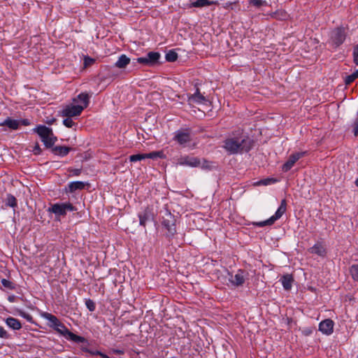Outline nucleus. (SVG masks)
<instances>
[{
	"mask_svg": "<svg viewBox=\"0 0 358 358\" xmlns=\"http://www.w3.org/2000/svg\"><path fill=\"white\" fill-rule=\"evenodd\" d=\"M252 146V141L248 136L239 133L226 138L224 141L223 148L230 154H236L241 152H248Z\"/></svg>",
	"mask_w": 358,
	"mask_h": 358,
	"instance_id": "1",
	"label": "nucleus"
},
{
	"mask_svg": "<svg viewBox=\"0 0 358 358\" xmlns=\"http://www.w3.org/2000/svg\"><path fill=\"white\" fill-rule=\"evenodd\" d=\"M34 131L38 134L47 148L52 149L57 138L54 136L51 128L44 125L36 127Z\"/></svg>",
	"mask_w": 358,
	"mask_h": 358,
	"instance_id": "2",
	"label": "nucleus"
},
{
	"mask_svg": "<svg viewBox=\"0 0 358 358\" xmlns=\"http://www.w3.org/2000/svg\"><path fill=\"white\" fill-rule=\"evenodd\" d=\"M162 224L167 230L166 237L169 238L173 237L176 234V218L168 210L162 217Z\"/></svg>",
	"mask_w": 358,
	"mask_h": 358,
	"instance_id": "3",
	"label": "nucleus"
},
{
	"mask_svg": "<svg viewBox=\"0 0 358 358\" xmlns=\"http://www.w3.org/2000/svg\"><path fill=\"white\" fill-rule=\"evenodd\" d=\"M287 209V201L285 199H282L281 201L280 205L278 207V210H276L275 213L271 216L269 219L262 221V222H253V225L263 227L264 226H271L274 224V222L280 219L282 215L285 213Z\"/></svg>",
	"mask_w": 358,
	"mask_h": 358,
	"instance_id": "4",
	"label": "nucleus"
},
{
	"mask_svg": "<svg viewBox=\"0 0 358 358\" xmlns=\"http://www.w3.org/2000/svg\"><path fill=\"white\" fill-rule=\"evenodd\" d=\"M345 38V28L342 27H337L331 31L329 43L333 48H337L343 43Z\"/></svg>",
	"mask_w": 358,
	"mask_h": 358,
	"instance_id": "5",
	"label": "nucleus"
},
{
	"mask_svg": "<svg viewBox=\"0 0 358 358\" xmlns=\"http://www.w3.org/2000/svg\"><path fill=\"white\" fill-rule=\"evenodd\" d=\"M76 210V208L69 202L54 203L48 208V211L54 213L57 217H64L68 211L73 212Z\"/></svg>",
	"mask_w": 358,
	"mask_h": 358,
	"instance_id": "6",
	"label": "nucleus"
},
{
	"mask_svg": "<svg viewBox=\"0 0 358 358\" xmlns=\"http://www.w3.org/2000/svg\"><path fill=\"white\" fill-rule=\"evenodd\" d=\"M178 143L185 145L192 141L191 129L189 128L180 129L175 132L173 138Z\"/></svg>",
	"mask_w": 358,
	"mask_h": 358,
	"instance_id": "7",
	"label": "nucleus"
},
{
	"mask_svg": "<svg viewBox=\"0 0 358 358\" xmlns=\"http://www.w3.org/2000/svg\"><path fill=\"white\" fill-rule=\"evenodd\" d=\"M165 155L163 152V151H153L150 153L146 154H136V155H132L129 156V160L132 162H136L138 161H141L142 159H155L157 158H164Z\"/></svg>",
	"mask_w": 358,
	"mask_h": 358,
	"instance_id": "8",
	"label": "nucleus"
},
{
	"mask_svg": "<svg viewBox=\"0 0 358 358\" xmlns=\"http://www.w3.org/2000/svg\"><path fill=\"white\" fill-rule=\"evenodd\" d=\"M84 110V107H81L80 105H67L61 111V115L62 117H73L79 116L83 110Z\"/></svg>",
	"mask_w": 358,
	"mask_h": 358,
	"instance_id": "9",
	"label": "nucleus"
},
{
	"mask_svg": "<svg viewBox=\"0 0 358 358\" xmlns=\"http://www.w3.org/2000/svg\"><path fill=\"white\" fill-rule=\"evenodd\" d=\"M139 224L145 227L148 222L153 221L155 219V214L153 209L150 206H147L143 210L138 213Z\"/></svg>",
	"mask_w": 358,
	"mask_h": 358,
	"instance_id": "10",
	"label": "nucleus"
},
{
	"mask_svg": "<svg viewBox=\"0 0 358 358\" xmlns=\"http://www.w3.org/2000/svg\"><path fill=\"white\" fill-rule=\"evenodd\" d=\"M230 278L229 282L235 287L242 286L245 283V278L248 276V273L243 269L238 270L235 275L229 273Z\"/></svg>",
	"mask_w": 358,
	"mask_h": 358,
	"instance_id": "11",
	"label": "nucleus"
},
{
	"mask_svg": "<svg viewBox=\"0 0 358 358\" xmlns=\"http://www.w3.org/2000/svg\"><path fill=\"white\" fill-rule=\"evenodd\" d=\"M306 152H295L289 155L287 162L282 165V170L284 172H287L289 171L294 164L301 157L305 156Z\"/></svg>",
	"mask_w": 358,
	"mask_h": 358,
	"instance_id": "12",
	"label": "nucleus"
},
{
	"mask_svg": "<svg viewBox=\"0 0 358 358\" xmlns=\"http://www.w3.org/2000/svg\"><path fill=\"white\" fill-rule=\"evenodd\" d=\"M178 164L181 166L197 167L201 164L200 159L195 157L185 156L179 159Z\"/></svg>",
	"mask_w": 358,
	"mask_h": 358,
	"instance_id": "13",
	"label": "nucleus"
},
{
	"mask_svg": "<svg viewBox=\"0 0 358 358\" xmlns=\"http://www.w3.org/2000/svg\"><path fill=\"white\" fill-rule=\"evenodd\" d=\"M57 331L60 333L62 335L66 337L68 339L74 341L76 343H82L84 341L85 338L82 336H78L73 332L70 331L69 329H67L66 327L64 329H60L59 328H57Z\"/></svg>",
	"mask_w": 358,
	"mask_h": 358,
	"instance_id": "14",
	"label": "nucleus"
},
{
	"mask_svg": "<svg viewBox=\"0 0 358 358\" xmlns=\"http://www.w3.org/2000/svg\"><path fill=\"white\" fill-rule=\"evenodd\" d=\"M334 322L330 319L322 321L319 324V330L326 335H330L334 331Z\"/></svg>",
	"mask_w": 358,
	"mask_h": 358,
	"instance_id": "15",
	"label": "nucleus"
},
{
	"mask_svg": "<svg viewBox=\"0 0 358 358\" xmlns=\"http://www.w3.org/2000/svg\"><path fill=\"white\" fill-rule=\"evenodd\" d=\"M206 101V97L200 93V90L198 87L196 89L194 94L188 96V101L190 104L193 103L197 104L204 103Z\"/></svg>",
	"mask_w": 358,
	"mask_h": 358,
	"instance_id": "16",
	"label": "nucleus"
},
{
	"mask_svg": "<svg viewBox=\"0 0 358 358\" xmlns=\"http://www.w3.org/2000/svg\"><path fill=\"white\" fill-rule=\"evenodd\" d=\"M71 150L72 148L68 146L57 145L52 148L51 152L55 155L63 157L66 156Z\"/></svg>",
	"mask_w": 358,
	"mask_h": 358,
	"instance_id": "17",
	"label": "nucleus"
},
{
	"mask_svg": "<svg viewBox=\"0 0 358 358\" xmlns=\"http://www.w3.org/2000/svg\"><path fill=\"white\" fill-rule=\"evenodd\" d=\"M43 317L48 320L50 322L52 323V325L54 327L55 330L57 331V328H59V327H62V328L64 329L66 327L63 323H62L59 320L55 315L48 313H45L43 315Z\"/></svg>",
	"mask_w": 358,
	"mask_h": 358,
	"instance_id": "18",
	"label": "nucleus"
},
{
	"mask_svg": "<svg viewBox=\"0 0 358 358\" xmlns=\"http://www.w3.org/2000/svg\"><path fill=\"white\" fill-rule=\"evenodd\" d=\"M88 185L82 181L71 182L68 185V187L66 188V192L69 193H73L76 190H81L85 189V185Z\"/></svg>",
	"mask_w": 358,
	"mask_h": 358,
	"instance_id": "19",
	"label": "nucleus"
},
{
	"mask_svg": "<svg viewBox=\"0 0 358 358\" xmlns=\"http://www.w3.org/2000/svg\"><path fill=\"white\" fill-rule=\"evenodd\" d=\"M1 126L7 127L12 130H17L20 126V122L17 120L7 117L3 122H1Z\"/></svg>",
	"mask_w": 358,
	"mask_h": 358,
	"instance_id": "20",
	"label": "nucleus"
},
{
	"mask_svg": "<svg viewBox=\"0 0 358 358\" xmlns=\"http://www.w3.org/2000/svg\"><path fill=\"white\" fill-rule=\"evenodd\" d=\"M309 252L312 254L317 255L320 257L326 255V249L321 243H316L309 249Z\"/></svg>",
	"mask_w": 358,
	"mask_h": 358,
	"instance_id": "21",
	"label": "nucleus"
},
{
	"mask_svg": "<svg viewBox=\"0 0 358 358\" xmlns=\"http://www.w3.org/2000/svg\"><path fill=\"white\" fill-rule=\"evenodd\" d=\"M6 324L13 330H19L22 328L21 322L16 318L9 317L5 320Z\"/></svg>",
	"mask_w": 358,
	"mask_h": 358,
	"instance_id": "22",
	"label": "nucleus"
},
{
	"mask_svg": "<svg viewBox=\"0 0 358 358\" xmlns=\"http://www.w3.org/2000/svg\"><path fill=\"white\" fill-rule=\"evenodd\" d=\"M160 57L161 55L158 52H149L145 56L148 63H150V66L157 64L159 62Z\"/></svg>",
	"mask_w": 358,
	"mask_h": 358,
	"instance_id": "23",
	"label": "nucleus"
},
{
	"mask_svg": "<svg viewBox=\"0 0 358 358\" xmlns=\"http://www.w3.org/2000/svg\"><path fill=\"white\" fill-rule=\"evenodd\" d=\"M130 58L126 55H121L115 63V66L119 69H124L130 63Z\"/></svg>",
	"mask_w": 358,
	"mask_h": 358,
	"instance_id": "24",
	"label": "nucleus"
},
{
	"mask_svg": "<svg viewBox=\"0 0 358 358\" xmlns=\"http://www.w3.org/2000/svg\"><path fill=\"white\" fill-rule=\"evenodd\" d=\"M280 280H281L282 285L283 286V288L285 290H289L292 288L294 279L291 275H289V274L284 275L281 278Z\"/></svg>",
	"mask_w": 358,
	"mask_h": 358,
	"instance_id": "25",
	"label": "nucleus"
},
{
	"mask_svg": "<svg viewBox=\"0 0 358 358\" xmlns=\"http://www.w3.org/2000/svg\"><path fill=\"white\" fill-rule=\"evenodd\" d=\"M5 206L10 208H15L17 206L16 198L12 194H8L4 199Z\"/></svg>",
	"mask_w": 358,
	"mask_h": 358,
	"instance_id": "26",
	"label": "nucleus"
},
{
	"mask_svg": "<svg viewBox=\"0 0 358 358\" xmlns=\"http://www.w3.org/2000/svg\"><path fill=\"white\" fill-rule=\"evenodd\" d=\"M271 17L278 20H285L288 17V14L283 10H278L272 13Z\"/></svg>",
	"mask_w": 358,
	"mask_h": 358,
	"instance_id": "27",
	"label": "nucleus"
},
{
	"mask_svg": "<svg viewBox=\"0 0 358 358\" xmlns=\"http://www.w3.org/2000/svg\"><path fill=\"white\" fill-rule=\"evenodd\" d=\"M216 3V2L208 0H197L190 4V7L201 8Z\"/></svg>",
	"mask_w": 358,
	"mask_h": 358,
	"instance_id": "28",
	"label": "nucleus"
},
{
	"mask_svg": "<svg viewBox=\"0 0 358 358\" xmlns=\"http://www.w3.org/2000/svg\"><path fill=\"white\" fill-rule=\"evenodd\" d=\"M1 285L8 290H14L17 287V285L14 281L4 278L1 279Z\"/></svg>",
	"mask_w": 358,
	"mask_h": 358,
	"instance_id": "29",
	"label": "nucleus"
},
{
	"mask_svg": "<svg viewBox=\"0 0 358 358\" xmlns=\"http://www.w3.org/2000/svg\"><path fill=\"white\" fill-rule=\"evenodd\" d=\"M78 100L83 103L81 107L87 108L90 102V96L87 93H81L78 96Z\"/></svg>",
	"mask_w": 358,
	"mask_h": 358,
	"instance_id": "30",
	"label": "nucleus"
},
{
	"mask_svg": "<svg viewBox=\"0 0 358 358\" xmlns=\"http://www.w3.org/2000/svg\"><path fill=\"white\" fill-rule=\"evenodd\" d=\"M358 78V69L350 75L346 76L344 78V83L346 85L352 83Z\"/></svg>",
	"mask_w": 358,
	"mask_h": 358,
	"instance_id": "31",
	"label": "nucleus"
},
{
	"mask_svg": "<svg viewBox=\"0 0 358 358\" xmlns=\"http://www.w3.org/2000/svg\"><path fill=\"white\" fill-rule=\"evenodd\" d=\"M165 58L167 62H173L177 60L178 54L174 50H171L166 54Z\"/></svg>",
	"mask_w": 358,
	"mask_h": 358,
	"instance_id": "32",
	"label": "nucleus"
},
{
	"mask_svg": "<svg viewBox=\"0 0 358 358\" xmlns=\"http://www.w3.org/2000/svg\"><path fill=\"white\" fill-rule=\"evenodd\" d=\"M350 272L353 280L358 281V264L352 265L350 268Z\"/></svg>",
	"mask_w": 358,
	"mask_h": 358,
	"instance_id": "33",
	"label": "nucleus"
},
{
	"mask_svg": "<svg viewBox=\"0 0 358 358\" xmlns=\"http://www.w3.org/2000/svg\"><path fill=\"white\" fill-rule=\"evenodd\" d=\"M85 305L90 311H91V312L94 311V310L96 308V305H95V303L92 299H86Z\"/></svg>",
	"mask_w": 358,
	"mask_h": 358,
	"instance_id": "34",
	"label": "nucleus"
},
{
	"mask_svg": "<svg viewBox=\"0 0 358 358\" xmlns=\"http://www.w3.org/2000/svg\"><path fill=\"white\" fill-rule=\"evenodd\" d=\"M250 3L256 7L267 5V2L263 0H250Z\"/></svg>",
	"mask_w": 358,
	"mask_h": 358,
	"instance_id": "35",
	"label": "nucleus"
},
{
	"mask_svg": "<svg viewBox=\"0 0 358 358\" xmlns=\"http://www.w3.org/2000/svg\"><path fill=\"white\" fill-rule=\"evenodd\" d=\"M63 124L68 128H72L76 123L72 120L71 117H66L63 120Z\"/></svg>",
	"mask_w": 358,
	"mask_h": 358,
	"instance_id": "36",
	"label": "nucleus"
},
{
	"mask_svg": "<svg viewBox=\"0 0 358 358\" xmlns=\"http://www.w3.org/2000/svg\"><path fill=\"white\" fill-rule=\"evenodd\" d=\"M353 62L356 65H358V44L355 45L353 48Z\"/></svg>",
	"mask_w": 358,
	"mask_h": 358,
	"instance_id": "37",
	"label": "nucleus"
},
{
	"mask_svg": "<svg viewBox=\"0 0 358 358\" xmlns=\"http://www.w3.org/2000/svg\"><path fill=\"white\" fill-rule=\"evenodd\" d=\"M20 315L26 319L29 322H34L33 317L24 311L20 310Z\"/></svg>",
	"mask_w": 358,
	"mask_h": 358,
	"instance_id": "38",
	"label": "nucleus"
},
{
	"mask_svg": "<svg viewBox=\"0 0 358 358\" xmlns=\"http://www.w3.org/2000/svg\"><path fill=\"white\" fill-rule=\"evenodd\" d=\"M352 127L353 129V133L355 136H358V116L357 115L355 120L352 124Z\"/></svg>",
	"mask_w": 358,
	"mask_h": 358,
	"instance_id": "39",
	"label": "nucleus"
},
{
	"mask_svg": "<svg viewBox=\"0 0 358 358\" xmlns=\"http://www.w3.org/2000/svg\"><path fill=\"white\" fill-rule=\"evenodd\" d=\"M69 172L71 173L73 176H78L80 175L82 170L80 169H69Z\"/></svg>",
	"mask_w": 358,
	"mask_h": 358,
	"instance_id": "40",
	"label": "nucleus"
},
{
	"mask_svg": "<svg viewBox=\"0 0 358 358\" xmlns=\"http://www.w3.org/2000/svg\"><path fill=\"white\" fill-rule=\"evenodd\" d=\"M136 61L139 64H142L143 65L149 66H150V63H148V59H147V58L145 57H138L136 59Z\"/></svg>",
	"mask_w": 358,
	"mask_h": 358,
	"instance_id": "41",
	"label": "nucleus"
},
{
	"mask_svg": "<svg viewBox=\"0 0 358 358\" xmlns=\"http://www.w3.org/2000/svg\"><path fill=\"white\" fill-rule=\"evenodd\" d=\"M94 59L90 57H85L84 59V65L85 66H88L94 64Z\"/></svg>",
	"mask_w": 358,
	"mask_h": 358,
	"instance_id": "42",
	"label": "nucleus"
},
{
	"mask_svg": "<svg viewBox=\"0 0 358 358\" xmlns=\"http://www.w3.org/2000/svg\"><path fill=\"white\" fill-rule=\"evenodd\" d=\"M33 152H34L35 155H40L41 153L42 150L38 143H36V145L34 146Z\"/></svg>",
	"mask_w": 358,
	"mask_h": 358,
	"instance_id": "43",
	"label": "nucleus"
},
{
	"mask_svg": "<svg viewBox=\"0 0 358 358\" xmlns=\"http://www.w3.org/2000/svg\"><path fill=\"white\" fill-rule=\"evenodd\" d=\"M271 181H273V179H270V178H267V179H264V180H262L259 181V183L261 184V185H267L270 184V182Z\"/></svg>",
	"mask_w": 358,
	"mask_h": 358,
	"instance_id": "44",
	"label": "nucleus"
},
{
	"mask_svg": "<svg viewBox=\"0 0 358 358\" xmlns=\"http://www.w3.org/2000/svg\"><path fill=\"white\" fill-rule=\"evenodd\" d=\"M1 338H9V334L3 328H1Z\"/></svg>",
	"mask_w": 358,
	"mask_h": 358,
	"instance_id": "45",
	"label": "nucleus"
},
{
	"mask_svg": "<svg viewBox=\"0 0 358 358\" xmlns=\"http://www.w3.org/2000/svg\"><path fill=\"white\" fill-rule=\"evenodd\" d=\"M112 352L116 355H124V350H123L113 349Z\"/></svg>",
	"mask_w": 358,
	"mask_h": 358,
	"instance_id": "46",
	"label": "nucleus"
},
{
	"mask_svg": "<svg viewBox=\"0 0 358 358\" xmlns=\"http://www.w3.org/2000/svg\"><path fill=\"white\" fill-rule=\"evenodd\" d=\"M19 121L20 122V124L24 125V126H28L30 124V122L27 119H24V120H19Z\"/></svg>",
	"mask_w": 358,
	"mask_h": 358,
	"instance_id": "47",
	"label": "nucleus"
},
{
	"mask_svg": "<svg viewBox=\"0 0 358 358\" xmlns=\"http://www.w3.org/2000/svg\"><path fill=\"white\" fill-rule=\"evenodd\" d=\"M89 352L92 355H99L101 357H102V355L103 354V352H101V351H99V350H96V351H90L89 350Z\"/></svg>",
	"mask_w": 358,
	"mask_h": 358,
	"instance_id": "48",
	"label": "nucleus"
},
{
	"mask_svg": "<svg viewBox=\"0 0 358 358\" xmlns=\"http://www.w3.org/2000/svg\"><path fill=\"white\" fill-rule=\"evenodd\" d=\"M16 296L15 295H10L8 297V300L10 302H14L15 301Z\"/></svg>",
	"mask_w": 358,
	"mask_h": 358,
	"instance_id": "49",
	"label": "nucleus"
},
{
	"mask_svg": "<svg viewBox=\"0 0 358 358\" xmlns=\"http://www.w3.org/2000/svg\"><path fill=\"white\" fill-rule=\"evenodd\" d=\"M102 357V358H110L107 355H106V354H104V353L103 354V355H102V357Z\"/></svg>",
	"mask_w": 358,
	"mask_h": 358,
	"instance_id": "50",
	"label": "nucleus"
},
{
	"mask_svg": "<svg viewBox=\"0 0 358 358\" xmlns=\"http://www.w3.org/2000/svg\"><path fill=\"white\" fill-rule=\"evenodd\" d=\"M355 185L356 186L358 187V178H357V180H355Z\"/></svg>",
	"mask_w": 358,
	"mask_h": 358,
	"instance_id": "51",
	"label": "nucleus"
},
{
	"mask_svg": "<svg viewBox=\"0 0 358 358\" xmlns=\"http://www.w3.org/2000/svg\"><path fill=\"white\" fill-rule=\"evenodd\" d=\"M357 115L358 116V110H357Z\"/></svg>",
	"mask_w": 358,
	"mask_h": 358,
	"instance_id": "52",
	"label": "nucleus"
},
{
	"mask_svg": "<svg viewBox=\"0 0 358 358\" xmlns=\"http://www.w3.org/2000/svg\"><path fill=\"white\" fill-rule=\"evenodd\" d=\"M357 358H358V355H357Z\"/></svg>",
	"mask_w": 358,
	"mask_h": 358,
	"instance_id": "53",
	"label": "nucleus"
}]
</instances>
